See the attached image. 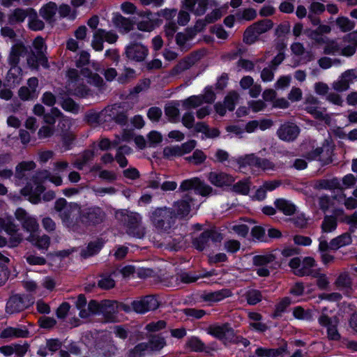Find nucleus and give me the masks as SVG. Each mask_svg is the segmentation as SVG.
<instances>
[{"label":"nucleus","mask_w":357,"mask_h":357,"mask_svg":"<svg viewBox=\"0 0 357 357\" xmlns=\"http://www.w3.org/2000/svg\"><path fill=\"white\" fill-rule=\"evenodd\" d=\"M54 209L58 213L62 223L67 228L77 231L79 229L77 215H79L80 205L76 202H68L65 198L57 199L54 205Z\"/></svg>","instance_id":"f257e3e1"},{"label":"nucleus","mask_w":357,"mask_h":357,"mask_svg":"<svg viewBox=\"0 0 357 357\" xmlns=\"http://www.w3.org/2000/svg\"><path fill=\"white\" fill-rule=\"evenodd\" d=\"M116 219L126 228V232L130 236L142 238L146 233L142 225V216L138 213L119 210L115 213Z\"/></svg>","instance_id":"f03ea898"},{"label":"nucleus","mask_w":357,"mask_h":357,"mask_svg":"<svg viewBox=\"0 0 357 357\" xmlns=\"http://www.w3.org/2000/svg\"><path fill=\"white\" fill-rule=\"evenodd\" d=\"M150 219L154 227L160 231H168L174 223L172 208L165 206L155 208L151 213Z\"/></svg>","instance_id":"7ed1b4c3"},{"label":"nucleus","mask_w":357,"mask_h":357,"mask_svg":"<svg viewBox=\"0 0 357 357\" xmlns=\"http://www.w3.org/2000/svg\"><path fill=\"white\" fill-rule=\"evenodd\" d=\"M118 39L119 36L115 31L98 29L93 32L91 46L96 51L100 52L104 48V42L114 44Z\"/></svg>","instance_id":"20e7f679"},{"label":"nucleus","mask_w":357,"mask_h":357,"mask_svg":"<svg viewBox=\"0 0 357 357\" xmlns=\"http://www.w3.org/2000/svg\"><path fill=\"white\" fill-rule=\"evenodd\" d=\"M339 322V319L336 316L329 317L325 313H322L318 317L319 324L326 328L327 337L331 341H340L341 340V335L337 329Z\"/></svg>","instance_id":"39448f33"},{"label":"nucleus","mask_w":357,"mask_h":357,"mask_svg":"<svg viewBox=\"0 0 357 357\" xmlns=\"http://www.w3.org/2000/svg\"><path fill=\"white\" fill-rule=\"evenodd\" d=\"M105 211L99 206H91L79 211V220L86 225H96L103 222Z\"/></svg>","instance_id":"423d86ee"},{"label":"nucleus","mask_w":357,"mask_h":357,"mask_svg":"<svg viewBox=\"0 0 357 357\" xmlns=\"http://www.w3.org/2000/svg\"><path fill=\"white\" fill-rule=\"evenodd\" d=\"M273 22L271 20L264 19L247 27V45L255 43L260 34L271 29Z\"/></svg>","instance_id":"0eeeda50"},{"label":"nucleus","mask_w":357,"mask_h":357,"mask_svg":"<svg viewBox=\"0 0 357 357\" xmlns=\"http://www.w3.org/2000/svg\"><path fill=\"white\" fill-rule=\"evenodd\" d=\"M149 54V49L140 43H130L126 47L125 55L130 61L142 62Z\"/></svg>","instance_id":"6e6552de"},{"label":"nucleus","mask_w":357,"mask_h":357,"mask_svg":"<svg viewBox=\"0 0 357 357\" xmlns=\"http://www.w3.org/2000/svg\"><path fill=\"white\" fill-rule=\"evenodd\" d=\"M43 180V178H37L36 174L33 176L36 187L33 188L31 184H27L21 190L22 195L29 197L28 199L32 204H36L40 202V195L45 191V187L41 183Z\"/></svg>","instance_id":"1a4fd4ad"},{"label":"nucleus","mask_w":357,"mask_h":357,"mask_svg":"<svg viewBox=\"0 0 357 357\" xmlns=\"http://www.w3.org/2000/svg\"><path fill=\"white\" fill-rule=\"evenodd\" d=\"M301 132L300 128L292 122L282 123L277 130V136L280 139L287 142L296 140Z\"/></svg>","instance_id":"9d476101"},{"label":"nucleus","mask_w":357,"mask_h":357,"mask_svg":"<svg viewBox=\"0 0 357 357\" xmlns=\"http://www.w3.org/2000/svg\"><path fill=\"white\" fill-rule=\"evenodd\" d=\"M15 216L20 222L24 230L30 234H36L38 230L39 225L36 219L29 215L24 209L18 208L15 212Z\"/></svg>","instance_id":"9b49d317"},{"label":"nucleus","mask_w":357,"mask_h":357,"mask_svg":"<svg viewBox=\"0 0 357 357\" xmlns=\"http://www.w3.org/2000/svg\"><path fill=\"white\" fill-rule=\"evenodd\" d=\"M131 305L135 312L144 314L149 311L156 310L159 306V303L155 296L150 295L132 301Z\"/></svg>","instance_id":"f8f14e48"},{"label":"nucleus","mask_w":357,"mask_h":357,"mask_svg":"<svg viewBox=\"0 0 357 357\" xmlns=\"http://www.w3.org/2000/svg\"><path fill=\"white\" fill-rule=\"evenodd\" d=\"M282 344L278 348H266L263 347H257L255 349V354L258 357H284L289 354L287 342L282 340Z\"/></svg>","instance_id":"ddd939ff"},{"label":"nucleus","mask_w":357,"mask_h":357,"mask_svg":"<svg viewBox=\"0 0 357 357\" xmlns=\"http://www.w3.org/2000/svg\"><path fill=\"white\" fill-rule=\"evenodd\" d=\"M29 301L23 296L16 294L10 297L6 303V311L8 314L20 312L29 306Z\"/></svg>","instance_id":"4468645a"},{"label":"nucleus","mask_w":357,"mask_h":357,"mask_svg":"<svg viewBox=\"0 0 357 357\" xmlns=\"http://www.w3.org/2000/svg\"><path fill=\"white\" fill-rule=\"evenodd\" d=\"M119 305L116 301L105 300L100 302V312L105 320L109 322L116 321V314L118 312Z\"/></svg>","instance_id":"2eb2a0df"},{"label":"nucleus","mask_w":357,"mask_h":357,"mask_svg":"<svg viewBox=\"0 0 357 357\" xmlns=\"http://www.w3.org/2000/svg\"><path fill=\"white\" fill-rule=\"evenodd\" d=\"M29 52L28 47L23 43H17L13 45L8 56L9 65L19 66L20 58L24 57Z\"/></svg>","instance_id":"dca6fc26"},{"label":"nucleus","mask_w":357,"mask_h":357,"mask_svg":"<svg viewBox=\"0 0 357 357\" xmlns=\"http://www.w3.org/2000/svg\"><path fill=\"white\" fill-rule=\"evenodd\" d=\"M192 199L186 195L181 199L175 202L173 204V215L179 218L187 216L191 210Z\"/></svg>","instance_id":"f3484780"},{"label":"nucleus","mask_w":357,"mask_h":357,"mask_svg":"<svg viewBox=\"0 0 357 357\" xmlns=\"http://www.w3.org/2000/svg\"><path fill=\"white\" fill-rule=\"evenodd\" d=\"M208 4V0H184L182 3L183 8L198 16L206 13Z\"/></svg>","instance_id":"a211bd4d"},{"label":"nucleus","mask_w":357,"mask_h":357,"mask_svg":"<svg viewBox=\"0 0 357 357\" xmlns=\"http://www.w3.org/2000/svg\"><path fill=\"white\" fill-rule=\"evenodd\" d=\"M208 333L220 340H230L234 336V331L228 324L211 326Z\"/></svg>","instance_id":"6ab92c4d"},{"label":"nucleus","mask_w":357,"mask_h":357,"mask_svg":"<svg viewBox=\"0 0 357 357\" xmlns=\"http://www.w3.org/2000/svg\"><path fill=\"white\" fill-rule=\"evenodd\" d=\"M207 178L211 184L216 187L229 185L234 181L231 176L224 172H211L208 173Z\"/></svg>","instance_id":"aec40b11"},{"label":"nucleus","mask_w":357,"mask_h":357,"mask_svg":"<svg viewBox=\"0 0 357 357\" xmlns=\"http://www.w3.org/2000/svg\"><path fill=\"white\" fill-rule=\"evenodd\" d=\"M247 165L255 166L264 171L274 170L275 164L267 158H261L254 153L247 154Z\"/></svg>","instance_id":"412c9836"},{"label":"nucleus","mask_w":357,"mask_h":357,"mask_svg":"<svg viewBox=\"0 0 357 357\" xmlns=\"http://www.w3.org/2000/svg\"><path fill=\"white\" fill-rule=\"evenodd\" d=\"M213 161L215 162L220 163H223L227 161L228 162H231V165H234V167H236L235 165H236L239 169L244 167L245 164V159L243 158H239L237 159H233L231 160H229V154L228 153V152L222 149H218L215 151Z\"/></svg>","instance_id":"4be33fe9"},{"label":"nucleus","mask_w":357,"mask_h":357,"mask_svg":"<svg viewBox=\"0 0 357 357\" xmlns=\"http://www.w3.org/2000/svg\"><path fill=\"white\" fill-rule=\"evenodd\" d=\"M26 63L28 66L33 70H38L39 66L41 65L45 68L50 67L48 60L45 54H38L34 52H31L26 58Z\"/></svg>","instance_id":"5701e85b"},{"label":"nucleus","mask_w":357,"mask_h":357,"mask_svg":"<svg viewBox=\"0 0 357 357\" xmlns=\"http://www.w3.org/2000/svg\"><path fill=\"white\" fill-rule=\"evenodd\" d=\"M275 208L287 216L294 215L297 209L296 206L290 200L278 198L274 202Z\"/></svg>","instance_id":"b1692460"},{"label":"nucleus","mask_w":357,"mask_h":357,"mask_svg":"<svg viewBox=\"0 0 357 357\" xmlns=\"http://www.w3.org/2000/svg\"><path fill=\"white\" fill-rule=\"evenodd\" d=\"M6 76V82L10 86L19 85L22 80V69L19 66L10 65Z\"/></svg>","instance_id":"393cba45"},{"label":"nucleus","mask_w":357,"mask_h":357,"mask_svg":"<svg viewBox=\"0 0 357 357\" xmlns=\"http://www.w3.org/2000/svg\"><path fill=\"white\" fill-rule=\"evenodd\" d=\"M29 334V331L24 326L20 328L7 327L1 331L0 337L3 339L24 338L27 337Z\"/></svg>","instance_id":"a878e982"},{"label":"nucleus","mask_w":357,"mask_h":357,"mask_svg":"<svg viewBox=\"0 0 357 357\" xmlns=\"http://www.w3.org/2000/svg\"><path fill=\"white\" fill-rule=\"evenodd\" d=\"M32 9V8L25 9L17 8L14 9L8 15V23L10 24H15L23 22L26 17L29 18Z\"/></svg>","instance_id":"bb28decb"},{"label":"nucleus","mask_w":357,"mask_h":357,"mask_svg":"<svg viewBox=\"0 0 357 357\" xmlns=\"http://www.w3.org/2000/svg\"><path fill=\"white\" fill-rule=\"evenodd\" d=\"M104 244L105 241L102 238H98L90 241L86 248L82 250L80 255L84 259L93 256L100 252Z\"/></svg>","instance_id":"cd10ccee"},{"label":"nucleus","mask_w":357,"mask_h":357,"mask_svg":"<svg viewBox=\"0 0 357 357\" xmlns=\"http://www.w3.org/2000/svg\"><path fill=\"white\" fill-rule=\"evenodd\" d=\"M67 96L72 95L79 98H86L90 93L89 89L86 86L77 83L76 85L72 82L66 84Z\"/></svg>","instance_id":"c85d7f7f"},{"label":"nucleus","mask_w":357,"mask_h":357,"mask_svg":"<svg viewBox=\"0 0 357 357\" xmlns=\"http://www.w3.org/2000/svg\"><path fill=\"white\" fill-rule=\"evenodd\" d=\"M119 107L116 105H112L110 108L105 109V112H109L108 116L116 123L125 126L128 123V115L124 111H119Z\"/></svg>","instance_id":"c756f323"},{"label":"nucleus","mask_w":357,"mask_h":357,"mask_svg":"<svg viewBox=\"0 0 357 357\" xmlns=\"http://www.w3.org/2000/svg\"><path fill=\"white\" fill-rule=\"evenodd\" d=\"M112 22L114 26L121 32L128 33L133 26L132 21L121 15H116L112 17Z\"/></svg>","instance_id":"7c9ffc66"},{"label":"nucleus","mask_w":357,"mask_h":357,"mask_svg":"<svg viewBox=\"0 0 357 357\" xmlns=\"http://www.w3.org/2000/svg\"><path fill=\"white\" fill-rule=\"evenodd\" d=\"M26 240L40 250H47L50 244V238L45 234L40 236L36 234H32Z\"/></svg>","instance_id":"2f4dec72"},{"label":"nucleus","mask_w":357,"mask_h":357,"mask_svg":"<svg viewBox=\"0 0 357 357\" xmlns=\"http://www.w3.org/2000/svg\"><path fill=\"white\" fill-rule=\"evenodd\" d=\"M317 266L316 261L312 257H305L301 261V268L297 271L296 275L303 277L312 274V268Z\"/></svg>","instance_id":"473e14b6"},{"label":"nucleus","mask_w":357,"mask_h":357,"mask_svg":"<svg viewBox=\"0 0 357 357\" xmlns=\"http://www.w3.org/2000/svg\"><path fill=\"white\" fill-rule=\"evenodd\" d=\"M66 95V93L63 91L59 92L58 93V98L59 100H61V107L68 112L77 114L78 113L79 110V106L78 104H77L71 98L67 97L65 98L64 96Z\"/></svg>","instance_id":"72a5a7b5"},{"label":"nucleus","mask_w":357,"mask_h":357,"mask_svg":"<svg viewBox=\"0 0 357 357\" xmlns=\"http://www.w3.org/2000/svg\"><path fill=\"white\" fill-rule=\"evenodd\" d=\"M230 295V291L229 289H224L212 292L204 293L201 296V298L205 301L218 302L229 297Z\"/></svg>","instance_id":"f704fd0d"},{"label":"nucleus","mask_w":357,"mask_h":357,"mask_svg":"<svg viewBox=\"0 0 357 357\" xmlns=\"http://www.w3.org/2000/svg\"><path fill=\"white\" fill-rule=\"evenodd\" d=\"M56 11V4L54 2H50L41 8L39 13L45 20L50 23L54 21V17Z\"/></svg>","instance_id":"c9c22d12"},{"label":"nucleus","mask_w":357,"mask_h":357,"mask_svg":"<svg viewBox=\"0 0 357 357\" xmlns=\"http://www.w3.org/2000/svg\"><path fill=\"white\" fill-rule=\"evenodd\" d=\"M352 243V237L350 233H343L331 240V244L335 250Z\"/></svg>","instance_id":"e433bc0d"},{"label":"nucleus","mask_w":357,"mask_h":357,"mask_svg":"<svg viewBox=\"0 0 357 357\" xmlns=\"http://www.w3.org/2000/svg\"><path fill=\"white\" fill-rule=\"evenodd\" d=\"M199 58L200 56L198 53L192 54L190 56L180 61L174 68V70H176L177 73L186 70L193 66Z\"/></svg>","instance_id":"4c0bfd02"},{"label":"nucleus","mask_w":357,"mask_h":357,"mask_svg":"<svg viewBox=\"0 0 357 357\" xmlns=\"http://www.w3.org/2000/svg\"><path fill=\"white\" fill-rule=\"evenodd\" d=\"M100 312V303L95 300H91L88 304L87 309L81 310L79 314L82 318H88L91 314H99Z\"/></svg>","instance_id":"58836bf2"},{"label":"nucleus","mask_w":357,"mask_h":357,"mask_svg":"<svg viewBox=\"0 0 357 357\" xmlns=\"http://www.w3.org/2000/svg\"><path fill=\"white\" fill-rule=\"evenodd\" d=\"M213 275L211 272H206L204 273H183L180 275L179 278L183 283H192L196 282L199 278L210 277Z\"/></svg>","instance_id":"ea45409f"},{"label":"nucleus","mask_w":357,"mask_h":357,"mask_svg":"<svg viewBox=\"0 0 357 357\" xmlns=\"http://www.w3.org/2000/svg\"><path fill=\"white\" fill-rule=\"evenodd\" d=\"M29 27L33 31H40L45 27V24L39 19L37 12L33 8L29 17Z\"/></svg>","instance_id":"a19ab883"},{"label":"nucleus","mask_w":357,"mask_h":357,"mask_svg":"<svg viewBox=\"0 0 357 357\" xmlns=\"http://www.w3.org/2000/svg\"><path fill=\"white\" fill-rule=\"evenodd\" d=\"M98 348L100 350V353L105 357H112L117 351V347L112 340H107L102 344L100 343Z\"/></svg>","instance_id":"79ce46f5"},{"label":"nucleus","mask_w":357,"mask_h":357,"mask_svg":"<svg viewBox=\"0 0 357 357\" xmlns=\"http://www.w3.org/2000/svg\"><path fill=\"white\" fill-rule=\"evenodd\" d=\"M36 167L33 161H23L19 163L15 167V177L22 179L24 176V172L30 171Z\"/></svg>","instance_id":"37998d69"},{"label":"nucleus","mask_w":357,"mask_h":357,"mask_svg":"<svg viewBox=\"0 0 357 357\" xmlns=\"http://www.w3.org/2000/svg\"><path fill=\"white\" fill-rule=\"evenodd\" d=\"M208 233L204 231L198 237L192 240V245L199 251H202L209 245Z\"/></svg>","instance_id":"c03bdc74"},{"label":"nucleus","mask_w":357,"mask_h":357,"mask_svg":"<svg viewBox=\"0 0 357 357\" xmlns=\"http://www.w3.org/2000/svg\"><path fill=\"white\" fill-rule=\"evenodd\" d=\"M291 304V299L289 297L283 298L278 303L275 305V310L271 315L274 319H278L282 316L288 306Z\"/></svg>","instance_id":"a18cd8bd"},{"label":"nucleus","mask_w":357,"mask_h":357,"mask_svg":"<svg viewBox=\"0 0 357 357\" xmlns=\"http://www.w3.org/2000/svg\"><path fill=\"white\" fill-rule=\"evenodd\" d=\"M36 178H43L44 180L48 179L56 186H60L63 184V178L61 176L58 175H52L47 170H42L36 172Z\"/></svg>","instance_id":"49530a36"},{"label":"nucleus","mask_w":357,"mask_h":357,"mask_svg":"<svg viewBox=\"0 0 357 357\" xmlns=\"http://www.w3.org/2000/svg\"><path fill=\"white\" fill-rule=\"evenodd\" d=\"M62 116V112L57 107H52L50 112L43 115V122L45 125L54 126L56 119Z\"/></svg>","instance_id":"de8ad7c7"},{"label":"nucleus","mask_w":357,"mask_h":357,"mask_svg":"<svg viewBox=\"0 0 357 357\" xmlns=\"http://www.w3.org/2000/svg\"><path fill=\"white\" fill-rule=\"evenodd\" d=\"M337 219L335 218V216L326 215L321 223L322 232H332L337 228Z\"/></svg>","instance_id":"09e8293b"},{"label":"nucleus","mask_w":357,"mask_h":357,"mask_svg":"<svg viewBox=\"0 0 357 357\" xmlns=\"http://www.w3.org/2000/svg\"><path fill=\"white\" fill-rule=\"evenodd\" d=\"M336 24L342 32L351 31L355 26V22L344 16L338 17L336 19Z\"/></svg>","instance_id":"8fccbe9b"},{"label":"nucleus","mask_w":357,"mask_h":357,"mask_svg":"<svg viewBox=\"0 0 357 357\" xmlns=\"http://www.w3.org/2000/svg\"><path fill=\"white\" fill-rule=\"evenodd\" d=\"M202 98L199 96H192L183 101V107L185 109L196 108L203 104Z\"/></svg>","instance_id":"3c124183"},{"label":"nucleus","mask_w":357,"mask_h":357,"mask_svg":"<svg viewBox=\"0 0 357 357\" xmlns=\"http://www.w3.org/2000/svg\"><path fill=\"white\" fill-rule=\"evenodd\" d=\"M276 257L273 254L264 255H255L253 257V264L257 266H263L269 263L275 261Z\"/></svg>","instance_id":"603ef678"},{"label":"nucleus","mask_w":357,"mask_h":357,"mask_svg":"<svg viewBox=\"0 0 357 357\" xmlns=\"http://www.w3.org/2000/svg\"><path fill=\"white\" fill-rule=\"evenodd\" d=\"M147 344L149 345V349L151 351H158L164 347L166 342L162 337L154 335L150 338Z\"/></svg>","instance_id":"864d4df0"},{"label":"nucleus","mask_w":357,"mask_h":357,"mask_svg":"<svg viewBox=\"0 0 357 357\" xmlns=\"http://www.w3.org/2000/svg\"><path fill=\"white\" fill-rule=\"evenodd\" d=\"M56 132L54 126L44 125L38 130L37 135L40 139H45L52 137Z\"/></svg>","instance_id":"5fc2aeb1"},{"label":"nucleus","mask_w":357,"mask_h":357,"mask_svg":"<svg viewBox=\"0 0 357 357\" xmlns=\"http://www.w3.org/2000/svg\"><path fill=\"white\" fill-rule=\"evenodd\" d=\"M165 115L168 117L169 121L172 122H176L180 114L178 105H175L171 103L166 105L165 107Z\"/></svg>","instance_id":"6e6d98bb"},{"label":"nucleus","mask_w":357,"mask_h":357,"mask_svg":"<svg viewBox=\"0 0 357 357\" xmlns=\"http://www.w3.org/2000/svg\"><path fill=\"white\" fill-rule=\"evenodd\" d=\"M251 235L253 238L259 242L266 243V234L264 227L257 225L252 228Z\"/></svg>","instance_id":"4d7b16f0"},{"label":"nucleus","mask_w":357,"mask_h":357,"mask_svg":"<svg viewBox=\"0 0 357 357\" xmlns=\"http://www.w3.org/2000/svg\"><path fill=\"white\" fill-rule=\"evenodd\" d=\"M82 73L84 76L89 78L88 82L96 86H101L103 84L102 78L97 73L89 72L88 69H83Z\"/></svg>","instance_id":"13d9d810"},{"label":"nucleus","mask_w":357,"mask_h":357,"mask_svg":"<svg viewBox=\"0 0 357 357\" xmlns=\"http://www.w3.org/2000/svg\"><path fill=\"white\" fill-rule=\"evenodd\" d=\"M238 99V94L236 91H231L225 97L224 104L229 111H233Z\"/></svg>","instance_id":"bf43d9fd"},{"label":"nucleus","mask_w":357,"mask_h":357,"mask_svg":"<svg viewBox=\"0 0 357 357\" xmlns=\"http://www.w3.org/2000/svg\"><path fill=\"white\" fill-rule=\"evenodd\" d=\"M262 299V295L259 290L250 289L247 291V304L254 305L259 303Z\"/></svg>","instance_id":"052dcab7"},{"label":"nucleus","mask_w":357,"mask_h":357,"mask_svg":"<svg viewBox=\"0 0 357 357\" xmlns=\"http://www.w3.org/2000/svg\"><path fill=\"white\" fill-rule=\"evenodd\" d=\"M253 78L247 75V89H250L249 94L252 98H257L261 91V87L258 84L253 85Z\"/></svg>","instance_id":"680f3d73"},{"label":"nucleus","mask_w":357,"mask_h":357,"mask_svg":"<svg viewBox=\"0 0 357 357\" xmlns=\"http://www.w3.org/2000/svg\"><path fill=\"white\" fill-rule=\"evenodd\" d=\"M148 349V344L145 342L139 343L129 351L128 357H142Z\"/></svg>","instance_id":"e2e57ef3"},{"label":"nucleus","mask_w":357,"mask_h":357,"mask_svg":"<svg viewBox=\"0 0 357 357\" xmlns=\"http://www.w3.org/2000/svg\"><path fill=\"white\" fill-rule=\"evenodd\" d=\"M221 16L222 14L220 10H213L212 12L206 15L203 21H198L197 22L196 26H198L199 24H202L204 26L206 25V24L213 23L218 20V19H220Z\"/></svg>","instance_id":"0e129e2a"},{"label":"nucleus","mask_w":357,"mask_h":357,"mask_svg":"<svg viewBox=\"0 0 357 357\" xmlns=\"http://www.w3.org/2000/svg\"><path fill=\"white\" fill-rule=\"evenodd\" d=\"M335 283L338 287L350 288L351 287V280L347 273H340Z\"/></svg>","instance_id":"69168bd1"},{"label":"nucleus","mask_w":357,"mask_h":357,"mask_svg":"<svg viewBox=\"0 0 357 357\" xmlns=\"http://www.w3.org/2000/svg\"><path fill=\"white\" fill-rule=\"evenodd\" d=\"M162 140V135L157 131L153 130L147 135V145L149 147H154Z\"/></svg>","instance_id":"338daca9"},{"label":"nucleus","mask_w":357,"mask_h":357,"mask_svg":"<svg viewBox=\"0 0 357 357\" xmlns=\"http://www.w3.org/2000/svg\"><path fill=\"white\" fill-rule=\"evenodd\" d=\"M186 347L194 351H201L204 349V343L196 337L190 338L186 342Z\"/></svg>","instance_id":"774afa93"}]
</instances>
